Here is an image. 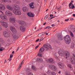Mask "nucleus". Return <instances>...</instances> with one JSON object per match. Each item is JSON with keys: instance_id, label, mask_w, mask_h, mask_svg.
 Returning a JSON list of instances; mask_svg holds the SVG:
<instances>
[{"instance_id": "nucleus-1", "label": "nucleus", "mask_w": 75, "mask_h": 75, "mask_svg": "<svg viewBox=\"0 0 75 75\" xmlns=\"http://www.w3.org/2000/svg\"><path fill=\"white\" fill-rule=\"evenodd\" d=\"M7 8L9 10L13 11V13L16 15L20 16L21 14V12L18 10L20 9V6L18 5H14L11 6L8 5L7 6Z\"/></svg>"}, {"instance_id": "nucleus-2", "label": "nucleus", "mask_w": 75, "mask_h": 75, "mask_svg": "<svg viewBox=\"0 0 75 75\" xmlns=\"http://www.w3.org/2000/svg\"><path fill=\"white\" fill-rule=\"evenodd\" d=\"M10 27L11 30L13 33H14L13 35H12V37L14 38H16V39L18 38V36H17L16 34L15 33H17V31H16V28H15L14 26H11Z\"/></svg>"}, {"instance_id": "nucleus-3", "label": "nucleus", "mask_w": 75, "mask_h": 75, "mask_svg": "<svg viewBox=\"0 0 75 75\" xmlns=\"http://www.w3.org/2000/svg\"><path fill=\"white\" fill-rule=\"evenodd\" d=\"M64 40L66 41L67 44H69L71 42V38L69 35H67L64 38Z\"/></svg>"}, {"instance_id": "nucleus-4", "label": "nucleus", "mask_w": 75, "mask_h": 75, "mask_svg": "<svg viewBox=\"0 0 75 75\" xmlns=\"http://www.w3.org/2000/svg\"><path fill=\"white\" fill-rule=\"evenodd\" d=\"M43 47L45 48V50H46V51H50L49 48L51 49L52 50V49L51 46L50 45H48L47 44L44 45H43Z\"/></svg>"}, {"instance_id": "nucleus-5", "label": "nucleus", "mask_w": 75, "mask_h": 75, "mask_svg": "<svg viewBox=\"0 0 75 75\" xmlns=\"http://www.w3.org/2000/svg\"><path fill=\"white\" fill-rule=\"evenodd\" d=\"M1 10H6V7H5V6L3 5V4L0 3V13H1L2 14H3V12H2Z\"/></svg>"}, {"instance_id": "nucleus-6", "label": "nucleus", "mask_w": 75, "mask_h": 75, "mask_svg": "<svg viewBox=\"0 0 75 75\" xmlns=\"http://www.w3.org/2000/svg\"><path fill=\"white\" fill-rule=\"evenodd\" d=\"M0 23L4 27L7 28V27H8V23H7L2 21H0Z\"/></svg>"}, {"instance_id": "nucleus-7", "label": "nucleus", "mask_w": 75, "mask_h": 75, "mask_svg": "<svg viewBox=\"0 0 75 75\" xmlns=\"http://www.w3.org/2000/svg\"><path fill=\"white\" fill-rule=\"evenodd\" d=\"M0 17L2 20H5V21H7L8 20V18H7V17L4 14L1 15L0 16Z\"/></svg>"}, {"instance_id": "nucleus-8", "label": "nucleus", "mask_w": 75, "mask_h": 75, "mask_svg": "<svg viewBox=\"0 0 75 75\" xmlns=\"http://www.w3.org/2000/svg\"><path fill=\"white\" fill-rule=\"evenodd\" d=\"M5 14L9 17H11L12 16V12L8 11H6L5 12Z\"/></svg>"}, {"instance_id": "nucleus-9", "label": "nucleus", "mask_w": 75, "mask_h": 75, "mask_svg": "<svg viewBox=\"0 0 75 75\" xmlns=\"http://www.w3.org/2000/svg\"><path fill=\"white\" fill-rule=\"evenodd\" d=\"M9 21L12 24H14L16 22V19L14 18L10 17Z\"/></svg>"}, {"instance_id": "nucleus-10", "label": "nucleus", "mask_w": 75, "mask_h": 75, "mask_svg": "<svg viewBox=\"0 0 75 75\" xmlns=\"http://www.w3.org/2000/svg\"><path fill=\"white\" fill-rule=\"evenodd\" d=\"M49 67L50 69H51L52 70L55 71L57 69V68L55 66L52 65H50L49 66Z\"/></svg>"}, {"instance_id": "nucleus-11", "label": "nucleus", "mask_w": 75, "mask_h": 75, "mask_svg": "<svg viewBox=\"0 0 75 75\" xmlns=\"http://www.w3.org/2000/svg\"><path fill=\"white\" fill-rule=\"evenodd\" d=\"M73 56L72 57L71 61L72 64H75V55L74 54H73Z\"/></svg>"}, {"instance_id": "nucleus-12", "label": "nucleus", "mask_w": 75, "mask_h": 75, "mask_svg": "<svg viewBox=\"0 0 75 75\" xmlns=\"http://www.w3.org/2000/svg\"><path fill=\"white\" fill-rule=\"evenodd\" d=\"M5 37H9L10 35L6 31H4L3 33Z\"/></svg>"}, {"instance_id": "nucleus-13", "label": "nucleus", "mask_w": 75, "mask_h": 75, "mask_svg": "<svg viewBox=\"0 0 75 75\" xmlns=\"http://www.w3.org/2000/svg\"><path fill=\"white\" fill-rule=\"evenodd\" d=\"M47 62H50V63H51L52 64H53L54 63V60L50 58L49 59L47 60Z\"/></svg>"}, {"instance_id": "nucleus-14", "label": "nucleus", "mask_w": 75, "mask_h": 75, "mask_svg": "<svg viewBox=\"0 0 75 75\" xmlns=\"http://www.w3.org/2000/svg\"><path fill=\"white\" fill-rule=\"evenodd\" d=\"M57 38L59 40H60V41H61V40H62L63 39V38H62V36L59 33L57 36Z\"/></svg>"}, {"instance_id": "nucleus-15", "label": "nucleus", "mask_w": 75, "mask_h": 75, "mask_svg": "<svg viewBox=\"0 0 75 75\" xmlns=\"http://www.w3.org/2000/svg\"><path fill=\"white\" fill-rule=\"evenodd\" d=\"M69 8H71V7L72 9H74V8H75V6H74V4H72V3L71 2L69 4Z\"/></svg>"}, {"instance_id": "nucleus-16", "label": "nucleus", "mask_w": 75, "mask_h": 75, "mask_svg": "<svg viewBox=\"0 0 75 75\" xmlns=\"http://www.w3.org/2000/svg\"><path fill=\"white\" fill-rule=\"evenodd\" d=\"M58 65L59 67V68H62L64 67V64H63V63H59L58 64Z\"/></svg>"}, {"instance_id": "nucleus-17", "label": "nucleus", "mask_w": 75, "mask_h": 75, "mask_svg": "<svg viewBox=\"0 0 75 75\" xmlns=\"http://www.w3.org/2000/svg\"><path fill=\"white\" fill-rule=\"evenodd\" d=\"M20 30L21 31H24L25 30V28L23 26H21L20 27Z\"/></svg>"}, {"instance_id": "nucleus-18", "label": "nucleus", "mask_w": 75, "mask_h": 75, "mask_svg": "<svg viewBox=\"0 0 75 75\" xmlns=\"http://www.w3.org/2000/svg\"><path fill=\"white\" fill-rule=\"evenodd\" d=\"M65 56L66 59H67V58H68V57H69L70 56V53H69V52L68 51H66V52Z\"/></svg>"}, {"instance_id": "nucleus-19", "label": "nucleus", "mask_w": 75, "mask_h": 75, "mask_svg": "<svg viewBox=\"0 0 75 75\" xmlns=\"http://www.w3.org/2000/svg\"><path fill=\"white\" fill-rule=\"evenodd\" d=\"M36 61L38 62H43V59L41 58H38L36 59Z\"/></svg>"}, {"instance_id": "nucleus-20", "label": "nucleus", "mask_w": 75, "mask_h": 75, "mask_svg": "<svg viewBox=\"0 0 75 75\" xmlns=\"http://www.w3.org/2000/svg\"><path fill=\"white\" fill-rule=\"evenodd\" d=\"M19 24L22 25L23 24V25H26V24L25 22H24L23 21H19Z\"/></svg>"}, {"instance_id": "nucleus-21", "label": "nucleus", "mask_w": 75, "mask_h": 75, "mask_svg": "<svg viewBox=\"0 0 75 75\" xmlns=\"http://www.w3.org/2000/svg\"><path fill=\"white\" fill-rule=\"evenodd\" d=\"M27 14L29 17H34V15L31 12H28Z\"/></svg>"}, {"instance_id": "nucleus-22", "label": "nucleus", "mask_w": 75, "mask_h": 75, "mask_svg": "<svg viewBox=\"0 0 75 75\" xmlns=\"http://www.w3.org/2000/svg\"><path fill=\"white\" fill-rule=\"evenodd\" d=\"M64 52L61 50H60L59 51L58 53L59 55H64Z\"/></svg>"}, {"instance_id": "nucleus-23", "label": "nucleus", "mask_w": 75, "mask_h": 75, "mask_svg": "<svg viewBox=\"0 0 75 75\" xmlns=\"http://www.w3.org/2000/svg\"><path fill=\"white\" fill-rule=\"evenodd\" d=\"M23 61L22 62L21 64H20L19 65V68H18V71H19L20 70V69H21V65H22V64H23L24 63V62H23Z\"/></svg>"}, {"instance_id": "nucleus-24", "label": "nucleus", "mask_w": 75, "mask_h": 75, "mask_svg": "<svg viewBox=\"0 0 75 75\" xmlns=\"http://www.w3.org/2000/svg\"><path fill=\"white\" fill-rule=\"evenodd\" d=\"M45 32H44V33H40L39 35V37H43V36L44 35V34H45Z\"/></svg>"}, {"instance_id": "nucleus-25", "label": "nucleus", "mask_w": 75, "mask_h": 75, "mask_svg": "<svg viewBox=\"0 0 75 75\" xmlns=\"http://www.w3.org/2000/svg\"><path fill=\"white\" fill-rule=\"evenodd\" d=\"M28 10V9L27 7H23V11H27Z\"/></svg>"}, {"instance_id": "nucleus-26", "label": "nucleus", "mask_w": 75, "mask_h": 75, "mask_svg": "<svg viewBox=\"0 0 75 75\" xmlns=\"http://www.w3.org/2000/svg\"><path fill=\"white\" fill-rule=\"evenodd\" d=\"M33 4L34 3H32L29 4L30 7L31 8H34V6H33Z\"/></svg>"}, {"instance_id": "nucleus-27", "label": "nucleus", "mask_w": 75, "mask_h": 75, "mask_svg": "<svg viewBox=\"0 0 75 75\" xmlns=\"http://www.w3.org/2000/svg\"><path fill=\"white\" fill-rule=\"evenodd\" d=\"M44 51V49L43 47H41L39 51L40 52H42Z\"/></svg>"}, {"instance_id": "nucleus-28", "label": "nucleus", "mask_w": 75, "mask_h": 75, "mask_svg": "<svg viewBox=\"0 0 75 75\" xmlns=\"http://www.w3.org/2000/svg\"><path fill=\"white\" fill-rule=\"evenodd\" d=\"M47 73L49 75H51V71L50 70H48V71L47 72Z\"/></svg>"}, {"instance_id": "nucleus-29", "label": "nucleus", "mask_w": 75, "mask_h": 75, "mask_svg": "<svg viewBox=\"0 0 75 75\" xmlns=\"http://www.w3.org/2000/svg\"><path fill=\"white\" fill-rule=\"evenodd\" d=\"M69 32L70 33L71 36L72 37H74V34H73L72 32L71 31H69Z\"/></svg>"}, {"instance_id": "nucleus-30", "label": "nucleus", "mask_w": 75, "mask_h": 75, "mask_svg": "<svg viewBox=\"0 0 75 75\" xmlns=\"http://www.w3.org/2000/svg\"><path fill=\"white\" fill-rule=\"evenodd\" d=\"M32 68L34 71L36 70V67H35L34 66L32 65Z\"/></svg>"}, {"instance_id": "nucleus-31", "label": "nucleus", "mask_w": 75, "mask_h": 75, "mask_svg": "<svg viewBox=\"0 0 75 75\" xmlns=\"http://www.w3.org/2000/svg\"><path fill=\"white\" fill-rule=\"evenodd\" d=\"M2 1H3L4 2H7L8 1L10 2V3L11 2H12V1H11L9 0L8 1V0H2Z\"/></svg>"}, {"instance_id": "nucleus-32", "label": "nucleus", "mask_w": 75, "mask_h": 75, "mask_svg": "<svg viewBox=\"0 0 75 75\" xmlns=\"http://www.w3.org/2000/svg\"><path fill=\"white\" fill-rule=\"evenodd\" d=\"M4 48L2 47H0V51L1 52L3 51V50H4Z\"/></svg>"}, {"instance_id": "nucleus-33", "label": "nucleus", "mask_w": 75, "mask_h": 75, "mask_svg": "<svg viewBox=\"0 0 75 75\" xmlns=\"http://www.w3.org/2000/svg\"><path fill=\"white\" fill-rule=\"evenodd\" d=\"M38 56H39V57H42V54L41 53H40V52L38 54Z\"/></svg>"}, {"instance_id": "nucleus-34", "label": "nucleus", "mask_w": 75, "mask_h": 75, "mask_svg": "<svg viewBox=\"0 0 75 75\" xmlns=\"http://www.w3.org/2000/svg\"><path fill=\"white\" fill-rule=\"evenodd\" d=\"M48 17H49V15H46L45 16V20H46L47 18H48Z\"/></svg>"}, {"instance_id": "nucleus-35", "label": "nucleus", "mask_w": 75, "mask_h": 75, "mask_svg": "<svg viewBox=\"0 0 75 75\" xmlns=\"http://www.w3.org/2000/svg\"><path fill=\"white\" fill-rule=\"evenodd\" d=\"M51 75H56V74H55V73L54 72H51Z\"/></svg>"}, {"instance_id": "nucleus-36", "label": "nucleus", "mask_w": 75, "mask_h": 75, "mask_svg": "<svg viewBox=\"0 0 75 75\" xmlns=\"http://www.w3.org/2000/svg\"><path fill=\"white\" fill-rule=\"evenodd\" d=\"M72 31L73 33H75V28H74L72 29Z\"/></svg>"}, {"instance_id": "nucleus-37", "label": "nucleus", "mask_w": 75, "mask_h": 75, "mask_svg": "<svg viewBox=\"0 0 75 75\" xmlns=\"http://www.w3.org/2000/svg\"><path fill=\"white\" fill-rule=\"evenodd\" d=\"M50 28H51V27H50V26H47V27L45 28L44 29H50Z\"/></svg>"}, {"instance_id": "nucleus-38", "label": "nucleus", "mask_w": 75, "mask_h": 75, "mask_svg": "<svg viewBox=\"0 0 75 75\" xmlns=\"http://www.w3.org/2000/svg\"><path fill=\"white\" fill-rule=\"evenodd\" d=\"M28 75H33V74L31 72H29Z\"/></svg>"}, {"instance_id": "nucleus-39", "label": "nucleus", "mask_w": 75, "mask_h": 75, "mask_svg": "<svg viewBox=\"0 0 75 75\" xmlns=\"http://www.w3.org/2000/svg\"><path fill=\"white\" fill-rule=\"evenodd\" d=\"M3 41V38H0V41L1 42H2Z\"/></svg>"}, {"instance_id": "nucleus-40", "label": "nucleus", "mask_w": 75, "mask_h": 75, "mask_svg": "<svg viewBox=\"0 0 75 75\" xmlns=\"http://www.w3.org/2000/svg\"><path fill=\"white\" fill-rule=\"evenodd\" d=\"M68 67H69L70 68H71V67L70 64H68Z\"/></svg>"}, {"instance_id": "nucleus-41", "label": "nucleus", "mask_w": 75, "mask_h": 75, "mask_svg": "<svg viewBox=\"0 0 75 75\" xmlns=\"http://www.w3.org/2000/svg\"><path fill=\"white\" fill-rule=\"evenodd\" d=\"M61 8V7H59V8H57V10H60Z\"/></svg>"}, {"instance_id": "nucleus-42", "label": "nucleus", "mask_w": 75, "mask_h": 75, "mask_svg": "<svg viewBox=\"0 0 75 75\" xmlns=\"http://www.w3.org/2000/svg\"><path fill=\"white\" fill-rule=\"evenodd\" d=\"M2 30V28L1 27V26L0 25V31Z\"/></svg>"}, {"instance_id": "nucleus-43", "label": "nucleus", "mask_w": 75, "mask_h": 75, "mask_svg": "<svg viewBox=\"0 0 75 75\" xmlns=\"http://www.w3.org/2000/svg\"><path fill=\"white\" fill-rule=\"evenodd\" d=\"M43 39H44L43 38H40V41H42V40H43Z\"/></svg>"}, {"instance_id": "nucleus-44", "label": "nucleus", "mask_w": 75, "mask_h": 75, "mask_svg": "<svg viewBox=\"0 0 75 75\" xmlns=\"http://www.w3.org/2000/svg\"><path fill=\"white\" fill-rule=\"evenodd\" d=\"M51 19H52V18L49 17L48 18V20H51Z\"/></svg>"}, {"instance_id": "nucleus-45", "label": "nucleus", "mask_w": 75, "mask_h": 75, "mask_svg": "<svg viewBox=\"0 0 75 75\" xmlns=\"http://www.w3.org/2000/svg\"><path fill=\"white\" fill-rule=\"evenodd\" d=\"M39 47V45L37 46H36L35 47V49H37V48H38V47Z\"/></svg>"}, {"instance_id": "nucleus-46", "label": "nucleus", "mask_w": 75, "mask_h": 75, "mask_svg": "<svg viewBox=\"0 0 75 75\" xmlns=\"http://www.w3.org/2000/svg\"><path fill=\"white\" fill-rule=\"evenodd\" d=\"M13 57V55L12 54H11L10 55V58H12Z\"/></svg>"}, {"instance_id": "nucleus-47", "label": "nucleus", "mask_w": 75, "mask_h": 75, "mask_svg": "<svg viewBox=\"0 0 75 75\" xmlns=\"http://www.w3.org/2000/svg\"><path fill=\"white\" fill-rule=\"evenodd\" d=\"M68 20H69V19H67L65 20V21H68Z\"/></svg>"}, {"instance_id": "nucleus-48", "label": "nucleus", "mask_w": 75, "mask_h": 75, "mask_svg": "<svg viewBox=\"0 0 75 75\" xmlns=\"http://www.w3.org/2000/svg\"><path fill=\"white\" fill-rule=\"evenodd\" d=\"M40 40L39 39H38L37 40H36V42H38V41H39Z\"/></svg>"}, {"instance_id": "nucleus-49", "label": "nucleus", "mask_w": 75, "mask_h": 75, "mask_svg": "<svg viewBox=\"0 0 75 75\" xmlns=\"http://www.w3.org/2000/svg\"><path fill=\"white\" fill-rule=\"evenodd\" d=\"M54 15H50V17H53Z\"/></svg>"}, {"instance_id": "nucleus-50", "label": "nucleus", "mask_w": 75, "mask_h": 75, "mask_svg": "<svg viewBox=\"0 0 75 75\" xmlns=\"http://www.w3.org/2000/svg\"><path fill=\"white\" fill-rule=\"evenodd\" d=\"M57 54H54V57H57Z\"/></svg>"}, {"instance_id": "nucleus-51", "label": "nucleus", "mask_w": 75, "mask_h": 75, "mask_svg": "<svg viewBox=\"0 0 75 75\" xmlns=\"http://www.w3.org/2000/svg\"><path fill=\"white\" fill-rule=\"evenodd\" d=\"M72 27H73V26H72V25H70V28H72Z\"/></svg>"}, {"instance_id": "nucleus-52", "label": "nucleus", "mask_w": 75, "mask_h": 75, "mask_svg": "<svg viewBox=\"0 0 75 75\" xmlns=\"http://www.w3.org/2000/svg\"><path fill=\"white\" fill-rule=\"evenodd\" d=\"M73 17H75V14H74L73 15Z\"/></svg>"}, {"instance_id": "nucleus-53", "label": "nucleus", "mask_w": 75, "mask_h": 75, "mask_svg": "<svg viewBox=\"0 0 75 75\" xmlns=\"http://www.w3.org/2000/svg\"><path fill=\"white\" fill-rule=\"evenodd\" d=\"M61 71H59V74H61Z\"/></svg>"}, {"instance_id": "nucleus-54", "label": "nucleus", "mask_w": 75, "mask_h": 75, "mask_svg": "<svg viewBox=\"0 0 75 75\" xmlns=\"http://www.w3.org/2000/svg\"><path fill=\"white\" fill-rule=\"evenodd\" d=\"M18 50H19V47H18V49L16 50V51H17Z\"/></svg>"}, {"instance_id": "nucleus-55", "label": "nucleus", "mask_w": 75, "mask_h": 75, "mask_svg": "<svg viewBox=\"0 0 75 75\" xmlns=\"http://www.w3.org/2000/svg\"><path fill=\"white\" fill-rule=\"evenodd\" d=\"M52 27H54V24L52 25Z\"/></svg>"}, {"instance_id": "nucleus-56", "label": "nucleus", "mask_w": 75, "mask_h": 75, "mask_svg": "<svg viewBox=\"0 0 75 75\" xmlns=\"http://www.w3.org/2000/svg\"><path fill=\"white\" fill-rule=\"evenodd\" d=\"M7 62L6 61V60H5V61L4 63H6Z\"/></svg>"}, {"instance_id": "nucleus-57", "label": "nucleus", "mask_w": 75, "mask_h": 75, "mask_svg": "<svg viewBox=\"0 0 75 75\" xmlns=\"http://www.w3.org/2000/svg\"><path fill=\"white\" fill-rule=\"evenodd\" d=\"M12 54H14V51H13L12 52Z\"/></svg>"}, {"instance_id": "nucleus-58", "label": "nucleus", "mask_w": 75, "mask_h": 75, "mask_svg": "<svg viewBox=\"0 0 75 75\" xmlns=\"http://www.w3.org/2000/svg\"><path fill=\"white\" fill-rule=\"evenodd\" d=\"M11 59H9V61H11Z\"/></svg>"}, {"instance_id": "nucleus-59", "label": "nucleus", "mask_w": 75, "mask_h": 75, "mask_svg": "<svg viewBox=\"0 0 75 75\" xmlns=\"http://www.w3.org/2000/svg\"><path fill=\"white\" fill-rule=\"evenodd\" d=\"M55 17H52V18H54Z\"/></svg>"}, {"instance_id": "nucleus-60", "label": "nucleus", "mask_w": 75, "mask_h": 75, "mask_svg": "<svg viewBox=\"0 0 75 75\" xmlns=\"http://www.w3.org/2000/svg\"><path fill=\"white\" fill-rule=\"evenodd\" d=\"M45 24H46V23H45L44 24H43V25H45Z\"/></svg>"}, {"instance_id": "nucleus-61", "label": "nucleus", "mask_w": 75, "mask_h": 75, "mask_svg": "<svg viewBox=\"0 0 75 75\" xmlns=\"http://www.w3.org/2000/svg\"><path fill=\"white\" fill-rule=\"evenodd\" d=\"M48 9H47L46 11H48Z\"/></svg>"}, {"instance_id": "nucleus-62", "label": "nucleus", "mask_w": 75, "mask_h": 75, "mask_svg": "<svg viewBox=\"0 0 75 75\" xmlns=\"http://www.w3.org/2000/svg\"><path fill=\"white\" fill-rule=\"evenodd\" d=\"M46 35H48V34L47 33H46Z\"/></svg>"}, {"instance_id": "nucleus-63", "label": "nucleus", "mask_w": 75, "mask_h": 75, "mask_svg": "<svg viewBox=\"0 0 75 75\" xmlns=\"http://www.w3.org/2000/svg\"><path fill=\"white\" fill-rule=\"evenodd\" d=\"M36 27H35V30H36Z\"/></svg>"}, {"instance_id": "nucleus-64", "label": "nucleus", "mask_w": 75, "mask_h": 75, "mask_svg": "<svg viewBox=\"0 0 75 75\" xmlns=\"http://www.w3.org/2000/svg\"><path fill=\"white\" fill-rule=\"evenodd\" d=\"M45 1L46 2L47 1V0H45Z\"/></svg>"}]
</instances>
